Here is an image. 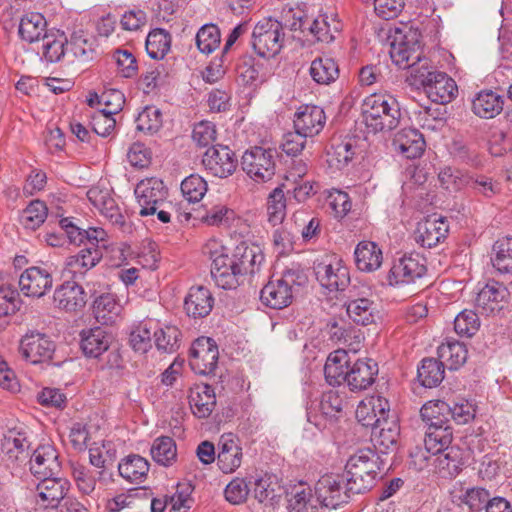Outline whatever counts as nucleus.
Masks as SVG:
<instances>
[{"instance_id": "25", "label": "nucleus", "mask_w": 512, "mask_h": 512, "mask_svg": "<svg viewBox=\"0 0 512 512\" xmlns=\"http://www.w3.org/2000/svg\"><path fill=\"white\" fill-rule=\"evenodd\" d=\"M80 338L84 355L91 358L100 357L112 343V335L99 326L82 330Z\"/></svg>"}, {"instance_id": "14", "label": "nucleus", "mask_w": 512, "mask_h": 512, "mask_svg": "<svg viewBox=\"0 0 512 512\" xmlns=\"http://www.w3.org/2000/svg\"><path fill=\"white\" fill-rule=\"evenodd\" d=\"M41 481L36 486V492L39 502L45 508H58L61 501L68 498L67 494L70 489V483L65 478L48 476L40 478Z\"/></svg>"}, {"instance_id": "50", "label": "nucleus", "mask_w": 512, "mask_h": 512, "mask_svg": "<svg viewBox=\"0 0 512 512\" xmlns=\"http://www.w3.org/2000/svg\"><path fill=\"white\" fill-rule=\"evenodd\" d=\"M492 265L501 273L512 272V237L498 239L493 245Z\"/></svg>"}, {"instance_id": "58", "label": "nucleus", "mask_w": 512, "mask_h": 512, "mask_svg": "<svg viewBox=\"0 0 512 512\" xmlns=\"http://www.w3.org/2000/svg\"><path fill=\"white\" fill-rule=\"evenodd\" d=\"M435 455L437 466L449 476H455L461 470V453L458 448L450 446L444 452Z\"/></svg>"}, {"instance_id": "24", "label": "nucleus", "mask_w": 512, "mask_h": 512, "mask_svg": "<svg viewBox=\"0 0 512 512\" xmlns=\"http://www.w3.org/2000/svg\"><path fill=\"white\" fill-rule=\"evenodd\" d=\"M214 306L211 291L204 286L191 287L184 300L186 314L194 319L208 316Z\"/></svg>"}, {"instance_id": "2", "label": "nucleus", "mask_w": 512, "mask_h": 512, "mask_svg": "<svg viewBox=\"0 0 512 512\" xmlns=\"http://www.w3.org/2000/svg\"><path fill=\"white\" fill-rule=\"evenodd\" d=\"M134 193L140 207V216L156 214L161 223L171 222L176 209L171 202L167 201L168 189L161 179L157 177L142 179L136 185Z\"/></svg>"}, {"instance_id": "48", "label": "nucleus", "mask_w": 512, "mask_h": 512, "mask_svg": "<svg viewBox=\"0 0 512 512\" xmlns=\"http://www.w3.org/2000/svg\"><path fill=\"white\" fill-rule=\"evenodd\" d=\"M150 452L153 460L160 465L170 466L176 461V443L171 437L161 436L156 438Z\"/></svg>"}, {"instance_id": "29", "label": "nucleus", "mask_w": 512, "mask_h": 512, "mask_svg": "<svg viewBox=\"0 0 512 512\" xmlns=\"http://www.w3.org/2000/svg\"><path fill=\"white\" fill-rule=\"evenodd\" d=\"M423 135L413 128H404L395 134L393 146L407 159L420 157L425 150Z\"/></svg>"}, {"instance_id": "16", "label": "nucleus", "mask_w": 512, "mask_h": 512, "mask_svg": "<svg viewBox=\"0 0 512 512\" xmlns=\"http://www.w3.org/2000/svg\"><path fill=\"white\" fill-rule=\"evenodd\" d=\"M509 296L508 289L502 283L493 281L486 284L479 291L475 299V305L482 310V313L494 314L503 309Z\"/></svg>"}, {"instance_id": "57", "label": "nucleus", "mask_w": 512, "mask_h": 512, "mask_svg": "<svg viewBox=\"0 0 512 512\" xmlns=\"http://www.w3.org/2000/svg\"><path fill=\"white\" fill-rule=\"evenodd\" d=\"M409 77L413 80L412 84L420 85L426 88L431 83L434 76L439 72L434 70L428 58L420 56V60L414 62L409 68Z\"/></svg>"}, {"instance_id": "51", "label": "nucleus", "mask_w": 512, "mask_h": 512, "mask_svg": "<svg viewBox=\"0 0 512 512\" xmlns=\"http://www.w3.org/2000/svg\"><path fill=\"white\" fill-rule=\"evenodd\" d=\"M43 40V55L45 59L51 63L60 61L65 55V44H68L64 32L51 30Z\"/></svg>"}, {"instance_id": "22", "label": "nucleus", "mask_w": 512, "mask_h": 512, "mask_svg": "<svg viewBox=\"0 0 512 512\" xmlns=\"http://www.w3.org/2000/svg\"><path fill=\"white\" fill-rule=\"evenodd\" d=\"M400 427L396 420L377 418L372 426V440L374 447L381 453L387 454L397 449Z\"/></svg>"}, {"instance_id": "31", "label": "nucleus", "mask_w": 512, "mask_h": 512, "mask_svg": "<svg viewBox=\"0 0 512 512\" xmlns=\"http://www.w3.org/2000/svg\"><path fill=\"white\" fill-rule=\"evenodd\" d=\"M62 230L65 231L69 241L76 245H88L95 241H104L107 233L100 227H89L87 229L76 225L70 218H62L59 222Z\"/></svg>"}, {"instance_id": "54", "label": "nucleus", "mask_w": 512, "mask_h": 512, "mask_svg": "<svg viewBox=\"0 0 512 512\" xmlns=\"http://www.w3.org/2000/svg\"><path fill=\"white\" fill-rule=\"evenodd\" d=\"M195 40L200 52L211 54L220 45V30L214 24H205L197 32Z\"/></svg>"}, {"instance_id": "45", "label": "nucleus", "mask_w": 512, "mask_h": 512, "mask_svg": "<svg viewBox=\"0 0 512 512\" xmlns=\"http://www.w3.org/2000/svg\"><path fill=\"white\" fill-rule=\"evenodd\" d=\"M288 509L289 512H318L319 504L310 487L299 485L292 491Z\"/></svg>"}, {"instance_id": "39", "label": "nucleus", "mask_w": 512, "mask_h": 512, "mask_svg": "<svg viewBox=\"0 0 512 512\" xmlns=\"http://www.w3.org/2000/svg\"><path fill=\"white\" fill-rule=\"evenodd\" d=\"M422 52L417 42L412 45L408 41H394L391 44L390 57L395 65L402 69H408L414 62L420 60Z\"/></svg>"}, {"instance_id": "5", "label": "nucleus", "mask_w": 512, "mask_h": 512, "mask_svg": "<svg viewBox=\"0 0 512 512\" xmlns=\"http://www.w3.org/2000/svg\"><path fill=\"white\" fill-rule=\"evenodd\" d=\"M319 507L336 509L341 504L347 503L354 492L348 491V482L343 475H324L316 483L314 488Z\"/></svg>"}, {"instance_id": "43", "label": "nucleus", "mask_w": 512, "mask_h": 512, "mask_svg": "<svg viewBox=\"0 0 512 512\" xmlns=\"http://www.w3.org/2000/svg\"><path fill=\"white\" fill-rule=\"evenodd\" d=\"M120 311L121 306L115 296L110 293L100 295L93 304L95 318L104 325L113 323Z\"/></svg>"}, {"instance_id": "38", "label": "nucleus", "mask_w": 512, "mask_h": 512, "mask_svg": "<svg viewBox=\"0 0 512 512\" xmlns=\"http://www.w3.org/2000/svg\"><path fill=\"white\" fill-rule=\"evenodd\" d=\"M452 439L453 432L450 425H430L425 433L424 445L432 455L438 454L451 446Z\"/></svg>"}, {"instance_id": "30", "label": "nucleus", "mask_w": 512, "mask_h": 512, "mask_svg": "<svg viewBox=\"0 0 512 512\" xmlns=\"http://www.w3.org/2000/svg\"><path fill=\"white\" fill-rule=\"evenodd\" d=\"M189 404L198 418L210 416L216 405L214 389L207 384L195 385L189 392Z\"/></svg>"}, {"instance_id": "35", "label": "nucleus", "mask_w": 512, "mask_h": 512, "mask_svg": "<svg viewBox=\"0 0 512 512\" xmlns=\"http://www.w3.org/2000/svg\"><path fill=\"white\" fill-rule=\"evenodd\" d=\"M354 254L357 268L365 272L377 270L383 261L382 250L372 241H361L358 243Z\"/></svg>"}, {"instance_id": "63", "label": "nucleus", "mask_w": 512, "mask_h": 512, "mask_svg": "<svg viewBox=\"0 0 512 512\" xmlns=\"http://www.w3.org/2000/svg\"><path fill=\"white\" fill-rule=\"evenodd\" d=\"M469 176L470 175L465 174L461 170L446 167L439 173L438 179L444 189L450 192H456L467 187Z\"/></svg>"}, {"instance_id": "41", "label": "nucleus", "mask_w": 512, "mask_h": 512, "mask_svg": "<svg viewBox=\"0 0 512 512\" xmlns=\"http://www.w3.org/2000/svg\"><path fill=\"white\" fill-rule=\"evenodd\" d=\"M68 45L73 55L81 62L91 61L95 57L96 40L83 30L73 32Z\"/></svg>"}, {"instance_id": "52", "label": "nucleus", "mask_w": 512, "mask_h": 512, "mask_svg": "<svg viewBox=\"0 0 512 512\" xmlns=\"http://www.w3.org/2000/svg\"><path fill=\"white\" fill-rule=\"evenodd\" d=\"M355 155V148L350 141H340L331 145L327 151V163L331 168L342 169Z\"/></svg>"}, {"instance_id": "34", "label": "nucleus", "mask_w": 512, "mask_h": 512, "mask_svg": "<svg viewBox=\"0 0 512 512\" xmlns=\"http://www.w3.org/2000/svg\"><path fill=\"white\" fill-rule=\"evenodd\" d=\"M504 98L492 90L480 91L472 101V111L484 119H492L503 110Z\"/></svg>"}, {"instance_id": "27", "label": "nucleus", "mask_w": 512, "mask_h": 512, "mask_svg": "<svg viewBox=\"0 0 512 512\" xmlns=\"http://www.w3.org/2000/svg\"><path fill=\"white\" fill-rule=\"evenodd\" d=\"M326 122L324 110L316 105H306L300 109L294 119V127L307 137H313L322 131Z\"/></svg>"}, {"instance_id": "46", "label": "nucleus", "mask_w": 512, "mask_h": 512, "mask_svg": "<svg viewBox=\"0 0 512 512\" xmlns=\"http://www.w3.org/2000/svg\"><path fill=\"white\" fill-rule=\"evenodd\" d=\"M450 412L451 406L442 400L428 401L420 410L421 417L427 426L449 425Z\"/></svg>"}, {"instance_id": "13", "label": "nucleus", "mask_w": 512, "mask_h": 512, "mask_svg": "<svg viewBox=\"0 0 512 512\" xmlns=\"http://www.w3.org/2000/svg\"><path fill=\"white\" fill-rule=\"evenodd\" d=\"M53 286L52 274L43 267L25 269L19 277L20 291L27 297L40 298Z\"/></svg>"}, {"instance_id": "21", "label": "nucleus", "mask_w": 512, "mask_h": 512, "mask_svg": "<svg viewBox=\"0 0 512 512\" xmlns=\"http://www.w3.org/2000/svg\"><path fill=\"white\" fill-rule=\"evenodd\" d=\"M211 276L216 285L225 290L235 289L243 282L235 260L228 253L211 264Z\"/></svg>"}, {"instance_id": "8", "label": "nucleus", "mask_w": 512, "mask_h": 512, "mask_svg": "<svg viewBox=\"0 0 512 512\" xmlns=\"http://www.w3.org/2000/svg\"><path fill=\"white\" fill-rule=\"evenodd\" d=\"M202 163L211 175L227 178L235 172L238 159L228 146L218 144L206 150L202 157Z\"/></svg>"}, {"instance_id": "17", "label": "nucleus", "mask_w": 512, "mask_h": 512, "mask_svg": "<svg viewBox=\"0 0 512 512\" xmlns=\"http://www.w3.org/2000/svg\"><path fill=\"white\" fill-rule=\"evenodd\" d=\"M231 259L235 260L238 273L244 279L248 274L259 272L264 262V254L258 245L241 242L234 248Z\"/></svg>"}, {"instance_id": "19", "label": "nucleus", "mask_w": 512, "mask_h": 512, "mask_svg": "<svg viewBox=\"0 0 512 512\" xmlns=\"http://www.w3.org/2000/svg\"><path fill=\"white\" fill-rule=\"evenodd\" d=\"M87 198L90 203L113 225L120 228L124 227L125 217L115 199L111 197L107 190L92 187L87 192Z\"/></svg>"}, {"instance_id": "7", "label": "nucleus", "mask_w": 512, "mask_h": 512, "mask_svg": "<svg viewBox=\"0 0 512 512\" xmlns=\"http://www.w3.org/2000/svg\"><path fill=\"white\" fill-rule=\"evenodd\" d=\"M219 357L215 341L209 337H199L191 345L189 364L191 369L200 375L213 374L217 368Z\"/></svg>"}, {"instance_id": "11", "label": "nucleus", "mask_w": 512, "mask_h": 512, "mask_svg": "<svg viewBox=\"0 0 512 512\" xmlns=\"http://www.w3.org/2000/svg\"><path fill=\"white\" fill-rule=\"evenodd\" d=\"M19 351L24 359L32 364H37L52 358L55 344L48 335L30 331L22 337Z\"/></svg>"}, {"instance_id": "32", "label": "nucleus", "mask_w": 512, "mask_h": 512, "mask_svg": "<svg viewBox=\"0 0 512 512\" xmlns=\"http://www.w3.org/2000/svg\"><path fill=\"white\" fill-rule=\"evenodd\" d=\"M428 98L435 103L451 102L457 94L456 82L444 72H438L425 88Z\"/></svg>"}, {"instance_id": "6", "label": "nucleus", "mask_w": 512, "mask_h": 512, "mask_svg": "<svg viewBox=\"0 0 512 512\" xmlns=\"http://www.w3.org/2000/svg\"><path fill=\"white\" fill-rule=\"evenodd\" d=\"M243 171L256 182H267L275 175V152L259 146L247 150L241 160Z\"/></svg>"}, {"instance_id": "53", "label": "nucleus", "mask_w": 512, "mask_h": 512, "mask_svg": "<svg viewBox=\"0 0 512 512\" xmlns=\"http://www.w3.org/2000/svg\"><path fill=\"white\" fill-rule=\"evenodd\" d=\"M158 350L174 353L180 347L181 331L176 326H165L153 333Z\"/></svg>"}, {"instance_id": "64", "label": "nucleus", "mask_w": 512, "mask_h": 512, "mask_svg": "<svg viewBox=\"0 0 512 512\" xmlns=\"http://www.w3.org/2000/svg\"><path fill=\"white\" fill-rule=\"evenodd\" d=\"M475 195L492 198L501 191V185L497 181L485 175L469 176L468 185Z\"/></svg>"}, {"instance_id": "3", "label": "nucleus", "mask_w": 512, "mask_h": 512, "mask_svg": "<svg viewBox=\"0 0 512 512\" xmlns=\"http://www.w3.org/2000/svg\"><path fill=\"white\" fill-rule=\"evenodd\" d=\"M362 117L367 131L376 134L395 129L399 125L401 111L391 96L371 95L364 100Z\"/></svg>"}, {"instance_id": "56", "label": "nucleus", "mask_w": 512, "mask_h": 512, "mask_svg": "<svg viewBox=\"0 0 512 512\" xmlns=\"http://www.w3.org/2000/svg\"><path fill=\"white\" fill-rule=\"evenodd\" d=\"M1 445L3 451L9 454L10 458L19 459L20 455L28 451L30 442L25 433L11 430L4 435Z\"/></svg>"}, {"instance_id": "40", "label": "nucleus", "mask_w": 512, "mask_h": 512, "mask_svg": "<svg viewBox=\"0 0 512 512\" xmlns=\"http://www.w3.org/2000/svg\"><path fill=\"white\" fill-rule=\"evenodd\" d=\"M438 356L441 362L451 370H457L467 360L468 350L464 343L456 340H447L438 347Z\"/></svg>"}, {"instance_id": "18", "label": "nucleus", "mask_w": 512, "mask_h": 512, "mask_svg": "<svg viewBox=\"0 0 512 512\" xmlns=\"http://www.w3.org/2000/svg\"><path fill=\"white\" fill-rule=\"evenodd\" d=\"M449 225L444 217L432 215L418 224L415 239L423 247L432 248L443 241Z\"/></svg>"}, {"instance_id": "23", "label": "nucleus", "mask_w": 512, "mask_h": 512, "mask_svg": "<svg viewBox=\"0 0 512 512\" xmlns=\"http://www.w3.org/2000/svg\"><path fill=\"white\" fill-rule=\"evenodd\" d=\"M378 374V364L373 359H358L350 367L345 383L351 391H361L371 386Z\"/></svg>"}, {"instance_id": "59", "label": "nucleus", "mask_w": 512, "mask_h": 512, "mask_svg": "<svg viewBox=\"0 0 512 512\" xmlns=\"http://www.w3.org/2000/svg\"><path fill=\"white\" fill-rule=\"evenodd\" d=\"M48 209L46 204L40 200L32 201L22 213V223L28 229L40 227L47 218Z\"/></svg>"}, {"instance_id": "26", "label": "nucleus", "mask_w": 512, "mask_h": 512, "mask_svg": "<svg viewBox=\"0 0 512 512\" xmlns=\"http://www.w3.org/2000/svg\"><path fill=\"white\" fill-rule=\"evenodd\" d=\"M217 465L223 473H232L241 466L243 453L239 441L231 434L223 435L219 441Z\"/></svg>"}, {"instance_id": "60", "label": "nucleus", "mask_w": 512, "mask_h": 512, "mask_svg": "<svg viewBox=\"0 0 512 512\" xmlns=\"http://www.w3.org/2000/svg\"><path fill=\"white\" fill-rule=\"evenodd\" d=\"M480 328V319L473 310L465 309L454 320V330L460 336L472 337Z\"/></svg>"}, {"instance_id": "36", "label": "nucleus", "mask_w": 512, "mask_h": 512, "mask_svg": "<svg viewBox=\"0 0 512 512\" xmlns=\"http://www.w3.org/2000/svg\"><path fill=\"white\" fill-rule=\"evenodd\" d=\"M293 291L278 280L269 281L260 292L261 302L273 309H282L291 304Z\"/></svg>"}, {"instance_id": "20", "label": "nucleus", "mask_w": 512, "mask_h": 512, "mask_svg": "<svg viewBox=\"0 0 512 512\" xmlns=\"http://www.w3.org/2000/svg\"><path fill=\"white\" fill-rule=\"evenodd\" d=\"M53 302L61 310L75 312L85 306L86 294L75 281H66L55 289Z\"/></svg>"}, {"instance_id": "10", "label": "nucleus", "mask_w": 512, "mask_h": 512, "mask_svg": "<svg viewBox=\"0 0 512 512\" xmlns=\"http://www.w3.org/2000/svg\"><path fill=\"white\" fill-rule=\"evenodd\" d=\"M424 259L419 254L404 255L394 262L387 280L389 285L410 284L426 273Z\"/></svg>"}, {"instance_id": "49", "label": "nucleus", "mask_w": 512, "mask_h": 512, "mask_svg": "<svg viewBox=\"0 0 512 512\" xmlns=\"http://www.w3.org/2000/svg\"><path fill=\"white\" fill-rule=\"evenodd\" d=\"M444 378V365L442 362L425 358L418 368V380L424 387L433 388L438 386Z\"/></svg>"}, {"instance_id": "9", "label": "nucleus", "mask_w": 512, "mask_h": 512, "mask_svg": "<svg viewBox=\"0 0 512 512\" xmlns=\"http://www.w3.org/2000/svg\"><path fill=\"white\" fill-rule=\"evenodd\" d=\"M109 247L107 238L104 241L91 242L75 255L67 257L66 267L75 277L84 276L100 262Z\"/></svg>"}, {"instance_id": "1", "label": "nucleus", "mask_w": 512, "mask_h": 512, "mask_svg": "<svg viewBox=\"0 0 512 512\" xmlns=\"http://www.w3.org/2000/svg\"><path fill=\"white\" fill-rule=\"evenodd\" d=\"M385 460L371 448H363L352 454L346 462L348 491L362 494L369 491L376 482L378 473L384 468Z\"/></svg>"}, {"instance_id": "44", "label": "nucleus", "mask_w": 512, "mask_h": 512, "mask_svg": "<svg viewBox=\"0 0 512 512\" xmlns=\"http://www.w3.org/2000/svg\"><path fill=\"white\" fill-rule=\"evenodd\" d=\"M312 79L322 85L334 82L339 76V68L332 58L319 57L312 61L310 66Z\"/></svg>"}, {"instance_id": "42", "label": "nucleus", "mask_w": 512, "mask_h": 512, "mask_svg": "<svg viewBox=\"0 0 512 512\" xmlns=\"http://www.w3.org/2000/svg\"><path fill=\"white\" fill-rule=\"evenodd\" d=\"M346 310L351 320L360 325H369L375 320L376 306L368 298L360 297L350 300L346 305Z\"/></svg>"}, {"instance_id": "12", "label": "nucleus", "mask_w": 512, "mask_h": 512, "mask_svg": "<svg viewBox=\"0 0 512 512\" xmlns=\"http://www.w3.org/2000/svg\"><path fill=\"white\" fill-rule=\"evenodd\" d=\"M316 279L330 291H343L350 283L349 270L339 259L334 262L322 261L315 265Z\"/></svg>"}, {"instance_id": "47", "label": "nucleus", "mask_w": 512, "mask_h": 512, "mask_svg": "<svg viewBox=\"0 0 512 512\" xmlns=\"http://www.w3.org/2000/svg\"><path fill=\"white\" fill-rule=\"evenodd\" d=\"M172 37L168 31L156 28L146 38V51L153 59H163L170 51Z\"/></svg>"}, {"instance_id": "28", "label": "nucleus", "mask_w": 512, "mask_h": 512, "mask_svg": "<svg viewBox=\"0 0 512 512\" xmlns=\"http://www.w3.org/2000/svg\"><path fill=\"white\" fill-rule=\"evenodd\" d=\"M349 353L344 349L331 352L324 366L325 379L331 386L345 383L351 367Z\"/></svg>"}, {"instance_id": "15", "label": "nucleus", "mask_w": 512, "mask_h": 512, "mask_svg": "<svg viewBox=\"0 0 512 512\" xmlns=\"http://www.w3.org/2000/svg\"><path fill=\"white\" fill-rule=\"evenodd\" d=\"M57 450L50 444L40 445L30 459V471L37 478L56 476L61 470Z\"/></svg>"}, {"instance_id": "37", "label": "nucleus", "mask_w": 512, "mask_h": 512, "mask_svg": "<svg viewBox=\"0 0 512 512\" xmlns=\"http://www.w3.org/2000/svg\"><path fill=\"white\" fill-rule=\"evenodd\" d=\"M150 465L148 461L137 454H131L125 457L118 464V471L122 478L129 482H143L149 472Z\"/></svg>"}, {"instance_id": "61", "label": "nucleus", "mask_w": 512, "mask_h": 512, "mask_svg": "<svg viewBox=\"0 0 512 512\" xmlns=\"http://www.w3.org/2000/svg\"><path fill=\"white\" fill-rule=\"evenodd\" d=\"M71 469L78 490L84 495L92 494L96 488V472L77 463H73Z\"/></svg>"}, {"instance_id": "62", "label": "nucleus", "mask_w": 512, "mask_h": 512, "mask_svg": "<svg viewBox=\"0 0 512 512\" xmlns=\"http://www.w3.org/2000/svg\"><path fill=\"white\" fill-rule=\"evenodd\" d=\"M208 189L207 182L200 175L192 174L186 177L181 183L183 196L189 202H198L206 194Z\"/></svg>"}, {"instance_id": "33", "label": "nucleus", "mask_w": 512, "mask_h": 512, "mask_svg": "<svg viewBox=\"0 0 512 512\" xmlns=\"http://www.w3.org/2000/svg\"><path fill=\"white\" fill-rule=\"evenodd\" d=\"M18 32L22 40L34 43L46 37L50 31L47 30V21L41 13L27 12L20 19Z\"/></svg>"}, {"instance_id": "4", "label": "nucleus", "mask_w": 512, "mask_h": 512, "mask_svg": "<svg viewBox=\"0 0 512 512\" xmlns=\"http://www.w3.org/2000/svg\"><path fill=\"white\" fill-rule=\"evenodd\" d=\"M285 41L283 25L274 18L260 20L252 31L251 44L254 52L264 59L278 55Z\"/></svg>"}, {"instance_id": "55", "label": "nucleus", "mask_w": 512, "mask_h": 512, "mask_svg": "<svg viewBox=\"0 0 512 512\" xmlns=\"http://www.w3.org/2000/svg\"><path fill=\"white\" fill-rule=\"evenodd\" d=\"M162 127V112L156 106H146L136 118L138 131L154 134Z\"/></svg>"}]
</instances>
